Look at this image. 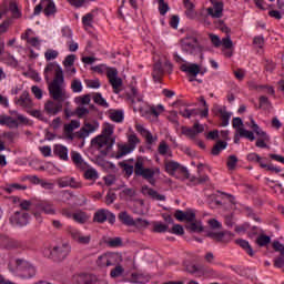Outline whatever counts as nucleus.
Returning <instances> with one entry per match:
<instances>
[{
	"instance_id": "37998d69",
	"label": "nucleus",
	"mask_w": 284,
	"mask_h": 284,
	"mask_svg": "<svg viewBox=\"0 0 284 284\" xmlns=\"http://www.w3.org/2000/svg\"><path fill=\"white\" fill-rule=\"evenodd\" d=\"M113 267L114 268L111 270V272H110L111 278H119V276H123V272H125V268H123V266L119 265V262Z\"/></svg>"
},
{
	"instance_id": "c9c22d12",
	"label": "nucleus",
	"mask_w": 284,
	"mask_h": 284,
	"mask_svg": "<svg viewBox=\"0 0 284 284\" xmlns=\"http://www.w3.org/2000/svg\"><path fill=\"white\" fill-rule=\"evenodd\" d=\"M0 125H7L8 128H19V122L12 119V116L1 115Z\"/></svg>"
},
{
	"instance_id": "58836bf2",
	"label": "nucleus",
	"mask_w": 284,
	"mask_h": 284,
	"mask_svg": "<svg viewBox=\"0 0 284 284\" xmlns=\"http://www.w3.org/2000/svg\"><path fill=\"white\" fill-rule=\"evenodd\" d=\"M225 148H227V142L220 140L213 146L211 154H213V156H219L221 154V151L225 150Z\"/></svg>"
},
{
	"instance_id": "f03ea898",
	"label": "nucleus",
	"mask_w": 284,
	"mask_h": 284,
	"mask_svg": "<svg viewBox=\"0 0 284 284\" xmlns=\"http://www.w3.org/2000/svg\"><path fill=\"white\" fill-rule=\"evenodd\" d=\"M64 83L63 69L58 65L55 69V75L53 81L49 84V94L53 101L63 102L65 101V90L61 85Z\"/></svg>"
},
{
	"instance_id": "7c9ffc66",
	"label": "nucleus",
	"mask_w": 284,
	"mask_h": 284,
	"mask_svg": "<svg viewBox=\"0 0 284 284\" xmlns=\"http://www.w3.org/2000/svg\"><path fill=\"white\" fill-rule=\"evenodd\" d=\"M118 150L119 151L114 155V159H118V160L123 159V156L130 154L131 152H134V149H132V146L129 144H119Z\"/></svg>"
},
{
	"instance_id": "2eb2a0df",
	"label": "nucleus",
	"mask_w": 284,
	"mask_h": 284,
	"mask_svg": "<svg viewBox=\"0 0 284 284\" xmlns=\"http://www.w3.org/2000/svg\"><path fill=\"white\" fill-rule=\"evenodd\" d=\"M69 234L71 239H73L75 243H79L80 245H90V241H92V236L83 235V233L77 229H70Z\"/></svg>"
},
{
	"instance_id": "4468645a",
	"label": "nucleus",
	"mask_w": 284,
	"mask_h": 284,
	"mask_svg": "<svg viewBox=\"0 0 284 284\" xmlns=\"http://www.w3.org/2000/svg\"><path fill=\"white\" fill-rule=\"evenodd\" d=\"M174 216L176 221H180L181 223H192V221H196V213L192 210L182 211L176 210L174 213Z\"/></svg>"
},
{
	"instance_id": "1a4fd4ad",
	"label": "nucleus",
	"mask_w": 284,
	"mask_h": 284,
	"mask_svg": "<svg viewBox=\"0 0 284 284\" xmlns=\"http://www.w3.org/2000/svg\"><path fill=\"white\" fill-rule=\"evenodd\" d=\"M11 225H18L19 227H23L30 221V214L26 211H17L9 219Z\"/></svg>"
},
{
	"instance_id": "e433bc0d",
	"label": "nucleus",
	"mask_w": 284,
	"mask_h": 284,
	"mask_svg": "<svg viewBox=\"0 0 284 284\" xmlns=\"http://www.w3.org/2000/svg\"><path fill=\"white\" fill-rule=\"evenodd\" d=\"M94 223H105L108 221V210L100 209L94 213Z\"/></svg>"
},
{
	"instance_id": "412c9836",
	"label": "nucleus",
	"mask_w": 284,
	"mask_h": 284,
	"mask_svg": "<svg viewBox=\"0 0 284 284\" xmlns=\"http://www.w3.org/2000/svg\"><path fill=\"white\" fill-rule=\"evenodd\" d=\"M97 125L92 123H84V126H82L77 133L75 136L78 139H88L92 132L97 131Z\"/></svg>"
},
{
	"instance_id": "f3484780",
	"label": "nucleus",
	"mask_w": 284,
	"mask_h": 284,
	"mask_svg": "<svg viewBox=\"0 0 284 284\" xmlns=\"http://www.w3.org/2000/svg\"><path fill=\"white\" fill-rule=\"evenodd\" d=\"M97 282V276L90 273H82L72 277L73 284H93Z\"/></svg>"
},
{
	"instance_id": "a19ab883",
	"label": "nucleus",
	"mask_w": 284,
	"mask_h": 284,
	"mask_svg": "<svg viewBox=\"0 0 284 284\" xmlns=\"http://www.w3.org/2000/svg\"><path fill=\"white\" fill-rule=\"evenodd\" d=\"M236 165H239V158L236 155H229L226 160V168L231 172H234V170H236Z\"/></svg>"
},
{
	"instance_id": "09e8293b",
	"label": "nucleus",
	"mask_w": 284,
	"mask_h": 284,
	"mask_svg": "<svg viewBox=\"0 0 284 284\" xmlns=\"http://www.w3.org/2000/svg\"><path fill=\"white\" fill-rule=\"evenodd\" d=\"M84 179H87V181H97V179H99V173L94 169H88L84 172Z\"/></svg>"
},
{
	"instance_id": "69168bd1",
	"label": "nucleus",
	"mask_w": 284,
	"mask_h": 284,
	"mask_svg": "<svg viewBox=\"0 0 284 284\" xmlns=\"http://www.w3.org/2000/svg\"><path fill=\"white\" fill-rule=\"evenodd\" d=\"M57 57H59V51H57V50L48 49L44 53V58L48 61H52V60L57 59Z\"/></svg>"
},
{
	"instance_id": "0e129e2a",
	"label": "nucleus",
	"mask_w": 284,
	"mask_h": 284,
	"mask_svg": "<svg viewBox=\"0 0 284 284\" xmlns=\"http://www.w3.org/2000/svg\"><path fill=\"white\" fill-rule=\"evenodd\" d=\"M120 168H123L126 176H132V174H134V166L130 165L128 163L124 162H120Z\"/></svg>"
},
{
	"instance_id": "6e6552de",
	"label": "nucleus",
	"mask_w": 284,
	"mask_h": 284,
	"mask_svg": "<svg viewBox=\"0 0 284 284\" xmlns=\"http://www.w3.org/2000/svg\"><path fill=\"white\" fill-rule=\"evenodd\" d=\"M0 245L4 247V250H26V243L7 235L0 236Z\"/></svg>"
},
{
	"instance_id": "9b49d317",
	"label": "nucleus",
	"mask_w": 284,
	"mask_h": 284,
	"mask_svg": "<svg viewBox=\"0 0 284 284\" xmlns=\"http://www.w3.org/2000/svg\"><path fill=\"white\" fill-rule=\"evenodd\" d=\"M116 258H119L118 254L109 253L100 255L97 260L98 267H114L116 265Z\"/></svg>"
},
{
	"instance_id": "b1692460",
	"label": "nucleus",
	"mask_w": 284,
	"mask_h": 284,
	"mask_svg": "<svg viewBox=\"0 0 284 284\" xmlns=\"http://www.w3.org/2000/svg\"><path fill=\"white\" fill-rule=\"evenodd\" d=\"M71 160L79 170L88 169V163L85 161H83L81 153L75 152V151L71 152Z\"/></svg>"
},
{
	"instance_id": "8fccbe9b",
	"label": "nucleus",
	"mask_w": 284,
	"mask_h": 284,
	"mask_svg": "<svg viewBox=\"0 0 284 284\" xmlns=\"http://www.w3.org/2000/svg\"><path fill=\"white\" fill-rule=\"evenodd\" d=\"M93 101L94 103H97V105H101V108L110 106V104H108V101L103 99V95H101V93H95L93 97Z\"/></svg>"
},
{
	"instance_id": "de8ad7c7",
	"label": "nucleus",
	"mask_w": 284,
	"mask_h": 284,
	"mask_svg": "<svg viewBox=\"0 0 284 284\" xmlns=\"http://www.w3.org/2000/svg\"><path fill=\"white\" fill-rule=\"evenodd\" d=\"M94 21V13L90 12L82 17V23L85 28H92Z\"/></svg>"
},
{
	"instance_id": "f8f14e48",
	"label": "nucleus",
	"mask_w": 284,
	"mask_h": 284,
	"mask_svg": "<svg viewBox=\"0 0 284 284\" xmlns=\"http://www.w3.org/2000/svg\"><path fill=\"white\" fill-rule=\"evenodd\" d=\"M206 236L215 241V243H230L234 234L230 231L207 232Z\"/></svg>"
},
{
	"instance_id": "603ef678",
	"label": "nucleus",
	"mask_w": 284,
	"mask_h": 284,
	"mask_svg": "<svg viewBox=\"0 0 284 284\" xmlns=\"http://www.w3.org/2000/svg\"><path fill=\"white\" fill-rule=\"evenodd\" d=\"M165 112V108H163L162 104H159L158 106H150L149 114H152L153 116H160L161 113Z\"/></svg>"
},
{
	"instance_id": "473e14b6",
	"label": "nucleus",
	"mask_w": 284,
	"mask_h": 284,
	"mask_svg": "<svg viewBox=\"0 0 284 284\" xmlns=\"http://www.w3.org/2000/svg\"><path fill=\"white\" fill-rule=\"evenodd\" d=\"M44 9L43 12L45 17H52V14H57V6L52 0H43Z\"/></svg>"
},
{
	"instance_id": "6e6d98bb",
	"label": "nucleus",
	"mask_w": 284,
	"mask_h": 284,
	"mask_svg": "<svg viewBox=\"0 0 284 284\" xmlns=\"http://www.w3.org/2000/svg\"><path fill=\"white\" fill-rule=\"evenodd\" d=\"M264 70L265 72H274V70H276V62L270 60V59H265L264 60Z\"/></svg>"
},
{
	"instance_id": "cd10ccee",
	"label": "nucleus",
	"mask_w": 284,
	"mask_h": 284,
	"mask_svg": "<svg viewBox=\"0 0 284 284\" xmlns=\"http://www.w3.org/2000/svg\"><path fill=\"white\" fill-rule=\"evenodd\" d=\"M53 154L59 156L61 161H69L68 149L63 144H55L53 149Z\"/></svg>"
},
{
	"instance_id": "a211bd4d",
	"label": "nucleus",
	"mask_w": 284,
	"mask_h": 284,
	"mask_svg": "<svg viewBox=\"0 0 284 284\" xmlns=\"http://www.w3.org/2000/svg\"><path fill=\"white\" fill-rule=\"evenodd\" d=\"M215 114H220L222 128H227L230 125V119H232V113L227 112V106H217L215 109Z\"/></svg>"
},
{
	"instance_id": "052dcab7",
	"label": "nucleus",
	"mask_w": 284,
	"mask_h": 284,
	"mask_svg": "<svg viewBox=\"0 0 284 284\" xmlns=\"http://www.w3.org/2000/svg\"><path fill=\"white\" fill-rule=\"evenodd\" d=\"M170 10V6L165 3V0H159V11L162 17H165L168 14V11Z\"/></svg>"
},
{
	"instance_id": "9d476101",
	"label": "nucleus",
	"mask_w": 284,
	"mask_h": 284,
	"mask_svg": "<svg viewBox=\"0 0 284 284\" xmlns=\"http://www.w3.org/2000/svg\"><path fill=\"white\" fill-rule=\"evenodd\" d=\"M180 70L182 72H186V74L190 75L189 81H191V82L192 81H197V83H203L202 80H199V79L194 78L197 74H201V67H199V64H196V63H192V64L183 63V64H181Z\"/></svg>"
},
{
	"instance_id": "79ce46f5",
	"label": "nucleus",
	"mask_w": 284,
	"mask_h": 284,
	"mask_svg": "<svg viewBox=\"0 0 284 284\" xmlns=\"http://www.w3.org/2000/svg\"><path fill=\"white\" fill-rule=\"evenodd\" d=\"M88 219H90V217L83 211L73 213V221H75V223H80V224L88 223Z\"/></svg>"
},
{
	"instance_id": "ddd939ff",
	"label": "nucleus",
	"mask_w": 284,
	"mask_h": 284,
	"mask_svg": "<svg viewBox=\"0 0 284 284\" xmlns=\"http://www.w3.org/2000/svg\"><path fill=\"white\" fill-rule=\"evenodd\" d=\"M213 7L206 9L209 17L221 19L223 17V0H209Z\"/></svg>"
},
{
	"instance_id": "bf43d9fd",
	"label": "nucleus",
	"mask_w": 284,
	"mask_h": 284,
	"mask_svg": "<svg viewBox=\"0 0 284 284\" xmlns=\"http://www.w3.org/2000/svg\"><path fill=\"white\" fill-rule=\"evenodd\" d=\"M106 245H109V247H121L123 245V240L121 237H113L106 242Z\"/></svg>"
},
{
	"instance_id": "13d9d810",
	"label": "nucleus",
	"mask_w": 284,
	"mask_h": 284,
	"mask_svg": "<svg viewBox=\"0 0 284 284\" xmlns=\"http://www.w3.org/2000/svg\"><path fill=\"white\" fill-rule=\"evenodd\" d=\"M170 234H176V236H183L185 231L181 224H174L172 229L169 230Z\"/></svg>"
},
{
	"instance_id": "39448f33",
	"label": "nucleus",
	"mask_w": 284,
	"mask_h": 284,
	"mask_svg": "<svg viewBox=\"0 0 284 284\" xmlns=\"http://www.w3.org/2000/svg\"><path fill=\"white\" fill-rule=\"evenodd\" d=\"M70 252H72V246H70L68 243L55 245L50 251L49 258L55 263H61V261H65V258L70 256Z\"/></svg>"
},
{
	"instance_id": "bb28decb",
	"label": "nucleus",
	"mask_w": 284,
	"mask_h": 284,
	"mask_svg": "<svg viewBox=\"0 0 284 284\" xmlns=\"http://www.w3.org/2000/svg\"><path fill=\"white\" fill-rule=\"evenodd\" d=\"M185 8V16L187 19H196V9L192 0H183Z\"/></svg>"
},
{
	"instance_id": "e2e57ef3",
	"label": "nucleus",
	"mask_w": 284,
	"mask_h": 284,
	"mask_svg": "<svg viewBox=\"0 0 284 284\" xmlns=\"http://www.w3.org/2000/svg\"><path fill=\"white\" fill-rule=\"evenodd\" d=\"M90 101H91L90 94L75 98V103L80 105H90Z\"/></svg>"
},
{
	"instance_id": "338daca9",
	"label": "nucleus",
	"mask_w": 284,
	"mask_h": 284,
	"mask_svg": "<svg viewBox=\"0 0 284 284\" xmlns=\"http://www.w3.org/2000/svg\"><path fill=\"white\" fill-rule=\"evenodd\" d=\"M182 134H184V136H189V139H196V131L194 129L183 126Z\"/></svg>"
},
{
	"instance_id": "20e7f679",
	"label": "nucleus",
	"mask_w": 284,
	"mask_h": 284,
	"mask_svg": "<svg viewBox=\"0 0 284 284\" xmlns=\"http://www.w3.org/2000/svg\"><path fill=\"white\" fill-rule=\"evenodd\" d=\"M180 45L182 52L185 54H196V52H201V44L199 43V39L194 36H185L182 38Z\"/></svg>"
},
{
	"instance_id": "2f4dec72",
	"label": "nucleus",
	"mask_w": 284,
	"mask_h": 284,
	"mask_svg": "<svg viewBox=\"0 0 284 284\" xmlns=\"http://www.w3.org/2000/svg\"><path fill=\"white\" fill-rule=\"evenodd\" d=\"M251 128L253 130V132L256 133L257 136H260V139H264V141H270V135H267V133L265 131H262L261 126H258V124H256V122L254 121V119H251Z\"/></svg>"
},
{
	"instance_id": "72a5a7b5",
	"label": "nucleus",
	"mask_w": 284,
	"mask_h": 284,
	"mask_svg": "<svg viewBox=\"0 0 284 284\" xmlns=\"http://www.w3.org/2000/svg\"><path fill=\"white\" fill-rule=\"evenodd\" d=\"M236 245H240L248 256H254V248H252V245H250V242L247 240L237 239L235 240Z\"/></svg>"
},
{
	"instance_id": "ea45409f",
	"label": "nucleus",
	"mask_w": 284,
	"mask_h": 284,
	"mask_svg": "<svg viewBox=\"0 0 284 284\" xmlns=\"http://www.w3.org/2000/svg\"><path fill=\"white\" fill-rule=\"evenodd\" d=\"M164 165H165V172H168V174H171V175H173L174 172H176V170L181 168V164L174 161H166Z\"/></svg>"
},
{
	"instance_id": "c756f323",
	"label": "nucleus",
	"mask_w": 284,
	"mask_h": 284,
	"mask_svg": "<svg viewBox=\"0 0 284 284\" xmlns=\"http://www.w3.org/2000/svg\"><path fill=\"white\" fill-rule=\"evenodd\" d=\"M17 105H21V108H32V100L30 99V93L24 91L20 98L16 101Z\"/></svg>"
},
{
	"instance_id": "0eeeda50",
	"label": "nucleus",
	"mask_w": 284,
	"mask_h": 284,
	"mask_svg": "<svg viewBox=\"0 0 284 284\" xmlns=\"http://www.w3.org/2000/svg\"><path fill=\"white\" fill-rule=\"evenodd\" d=\"M106 78L113 88V92L119 94V92H121V88L123 87V79L119 78V71L116 68H108Z\"/></svg>"
},
{
	"instance_id": "5fc2aeb1",
	"label": "nucleus",
	"mask_w": 284,
	"mask_h": 284,
	"mask_svg": "<svg viewBox=\"0 0 284 284\" xmlns=\"http://www.w3.org/2000/svg\"><path fill=\"white\" fill-rule=\"evenodd\" d=\"M153 232L158 234H163L165 232H170V226L166 224L155 223L153 226Z\"/></svg>"
},
{
	"instance_id": "dca6fc26",
	"label": "nucleus",
	"mask_w": 284,
	"mask_h": 284,
	"mask_svg": "<svg viewBox=\"0 0 284 284\" xmlns=\"http://www.w3.org/2000/svg\"><path fill=\"white\" fill-rule=\"evenodd\" d=\"M62 110V102H54L52 100H49L44 103V112H47V114H50L51 116H57V113L61 112Z\"/></svg>"
},
{
	"instance_id": "423d86ee",
	"label": "nucleus",
	"mask_w": 284,
	"mask_h": 284,
	"mask_svg": "<svg viewBox=\"0 0 284 284\" xmlns=\"http://www.w3.org/2000/svg\"><path fill=\"white\" fill-rule=\"evenodd\" d=\"M134 174L135 176H142L145 181L150 183V185H156V179H154V172L150 169L143 168V159L138 158L134 164Z\"/></svg>"
},
{
	"instance_id": "6ab92c4d",
	"label": "nucleus",
	"mask_w": 284,
	"mask_h": 284,
	"mask_svg": "<svg viewBox=\"0 0 284 284\" xmlns=\"http://www.w3.org/2000/svg\"><path fill=\"white\" fill-rule=\"evenodd\" d=\"M141 192L144 196H150L152 201H165V195L160 194L156 190L148 185H143Z\"/></svg>"
},
{
	"instance_id": "864d4df0",
	"label": "nucleus",
	"mask_w": 284,
	"mask_h": 284,
	"mask_svg": "<svg viewBox=\"0 0 284 284\" xmlns=\"http://www.w3.org/2000/svg\"><path fill=\"white\" fill-rule=\"evenodd\" d=\"M71 90L72 92H75V93L83 92V84L81 83V80L79 79L72 80Z\"/></svg>"
},
{
	"instance_id": "4c0bfd02",
	"label": "nucleus",
	"mask_w": 284,
	"mask_h": 284,
	"mask_svg": "<svg viewBox=\"0 0 284 284\" xmlns=\"http://www.w3.org/2000/svg\"><path fill=\"white\" fill-rule=\"evenodd\" d=\"M119 220L123 225H128V227H133L134 225V219L128 214V212H121L119 214Z\"/></svg>"
},
{
	"instance_id": "4d7b16f0",
	"label": "nucleus",
	"mask_w": 284,
	"mask_h": 284,
	"mask_svg": "<svg viewBox=\"0 0 284 284\" xmlns=\"http://www.w3.org/2000/svg\"><path fill=\"white\" fill-rule=\"evenodd\" d=\"M272 239L267 235H260L256 239V243L260 247H265V245H268L271 243Z\"/></svg>"
},
{
	"instance_id": "a18cd8bd",
	"label": "nucleus",
	"mask_w": 284,
	"mask_h": 284,
	"mask_svg": "<svg viewBox=\"0 0 284 284\" xmlns=\"http://www.w3.org/2000/svg\"><path fill=\"white\" fill-rule=\"evenodd\" d=\"M9 10L12 13L13 19H21V10H19V6L17 4V2H10Z\"/></svg>"
},
{
	"instance_id": "5701e85b",
	"label": "nucleus",
	"mask_w": 284,
	"mask_h": 284,
	"mask_svg": "<svg viewBox=\"0 0 284 284\" xmlns=\"http://www.w3.org/2000/svg\"><path fill=\"white\" fill-rule=\"evenodd\" d=\"M59 187H73V190H79L81 187L80 183H75L74 178H61L58 180Z\"/></svg>"
},
{
	"instance_id": "a878e982",
	"label": "nucleus",
	"mask_w": 284,
	"mask_h": 284,
	"mask_svg": "<svg viewBox=\"0 0 284 284\" xmlns=\"http://www.w3.org/2000/svg\"><path fill=\"white\" fill-rule=\"evenodd\" d=\"M163 74H165V71L163 70V64L161 63V61L155 62L152 72L153 81H155V83L160 82L161 79H163Z\"/></svg>"
},
{
	"instance_id": "774afa93",
	"label": "nucleus",
	"mask_w": 284,
	"mask_h": 284,
	"mask_svg": "<svg viewBox=\"0 0 284 284\" xmlns=\"http://www.w3.org/2000/svg\"><path fill=\"white\" fill-rule=\"evenodd\" d=\"M274 267H277L278 270L284 267V255L280 254V256L274 258Z\"/></svg>"
},
{
	"instance_id": "f704fd0d",
	"label": "nucleus",
	"mask_w": 284,
	"mask_h": 284,
	"mask_svg": "<svg viewBox=\"0 0 284 284\" xmlns=\"http://www.w3.org/2000/svg\"><path fill=\"white\" fill-rule=\"evenodd\" d=\"M0 125H7L8 128H19V122L12 119V116L1 115Z\"/></svg>"
},
{
	"instance_id": "f257e3e1",
	"label": "nucleus",
	"mask_w": 284,
	"mask_h": 284,
	"mask_svg": "<svg viewBox=\"0 0 284 284\" xmlns=\"http://www.w3.org/2000/svg\"><path fill=\"white\" fill-rule=\"evenodd\" d=\"M114 134V126L106 124L102 130L100 135H97L91 140V148L100 151L101 156H108L116 143V138L112 136Z\"/></svg>"
},
{
	"instance_id": "c03bdc74",
	"label": "nucleus",
	"mask_w": 284,
	"mask_h": 284,
	"mask_svg": "<svg viewBox=\"0 0 284 284\" xmlns=\"http://www.w3.org/2000/svg\"><path fill=\"white\" fill-rule=\"evenodd\" d=\"M260 105H258V110H271L272 108V102L270 101V99L265 95H261L260 99Z\"/></svg>"
},
{
	"instance_id": "7ed1b4c3",
	"label": "nucleus",
	"mask_w": 284,
	"mask_h": 284,
	"mask_svg": "<svg viewBox=\"0 0 284 284\" xmlns=\"http://www.w3.org/2000/svg\"><path fill=\"white\" fill-rule=\"evenodd\" d=\"M9 270L20 278H33V276H37V267L23 258L16 260V267L12 266V263H9Z\"/></svg>"
},
{
	"instance_id": "49530a36",
	"label": "nucleus",
	"mask_w": 284,
	"mask_h": 284,
	"mask_svg": "<svg viewBox=\"0 0 284 284\" xmlns=\"http://www.w3.org/2000/svg\"><path fill=\"white\" fill-rule=\"evenodd\" d=\"M240 136H244V139H248V141H255L256 136H254V132L245 130L243 128L237 129Z\"/></svg>"
},
{
	"instance_id": "aec40b11",
	"label": "nucleus",
	"mask_w": 284,
	"mask_h": 284,
	"mask_svg": "<svg viewBox=\"0 0 284 284\" xmlns=\"http://www.w3.org/2000/svg\"><path fill=\"white\" fill-rule=\"evenodd\" d=\"M126 101L133 105V110L136 111V103H143V95L139 94L136 88L131 87V94H126Z\"/></svg>"
},
{
	"instance_id": "680f3d73",
	"label": "nucleus",
	"mask_w": 284,
	"mask_h": 284,
	"mask_svg": "<svg viewBox=\"0 0 284 284\" xmlns=\"http://www.w3.org/2000/svg\"><path fill=\"white\" fill-rule=\"evenodd\" d=\"M77 60V55L74 54H69L65 57L64 61H63V65L64 68H72V65H74V61Z\"/></svg>"
},
{
	"instance_id": "393cba45",
	"label": "nucleus",
	"mask_w": 284,
	"mask_h": 284,
	"mask_svg": "<svg viewBox=\"0 0 284 284\" xmlns=\"http://www.w3.org/2000/svg\"><path fill=\"white\" fill-rule=\"evenodd\" d=\"M136 132H139L141 134V136H144L148 145H152V143H154V141H156V138L154 139V136L152 135V133L150 131H148L145 129V126L138 124L135 126Z\"/></svg>"
},
{
	"instance_id": "3c124183",
	"label": "nucleus",
	"mask_w": 284,
	"mask_h": 284,
	"mask_svg": "<svg viewBox=\"0 0 284 284\" xmlns=\"http://www.w3.org/2000/svg\"><path fill=\"white\" fill-rule=\"evenodd\" d=\"M109 119L114 123H121L123 121V111H113L110 113Z\"/></svg>"
},
{
	"instance_id": "c85d7f7f",
	"label": "nucleus",
	"mask_w": 284,
	"mask_h": 284,
	"mask_svg": "<svg viewBox=\"0 0 284 284\" xmlns=\"http://www.w3.org/2000/svg\"><path fill=\"white\" fill-rule=\"evenodd\" d=\"M184 227L185 230H187V232L197 233V234H201V232H203L204 230L203 224L196 220L186 223Z\"/></svg>"
},
{
	"instance_id": "4be33fe9",
	"label": "nucleus",
	"mask_w": 284,
	"mask_h": 284,
	"mask_svg": "<svg viewBox=\"0 0 284 284\" xmlns=\"http://www.w3.org/2000/svg\"><path fill=\"white\" fill-rule=\"evenodd\" d=\"M38 210H40L44 214H50V215L57 214V207L54 206V203H52L50 201L39 202Z\"/></svg>"
}]
</instances>
